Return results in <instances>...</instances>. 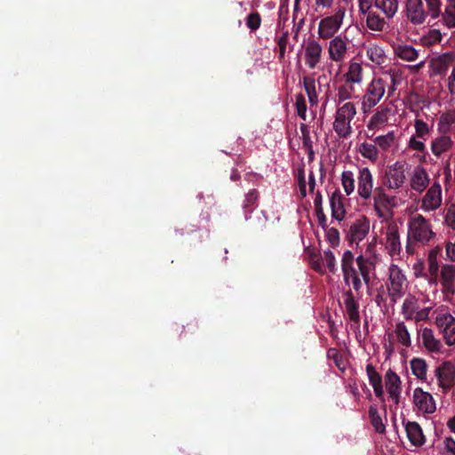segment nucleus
I'll use <instances>...</instances> for the list:
<instances>
[{
  "label": "nucleus",
  "instance_id": "44",
  "mask_svg": "<svg viewBox=\"0 0 455 455\" xmlns=\"http://www.w3.org/2000/svg\"><path fill=\"white\" fill-rule=\"evenodd\" d=\"M439 130L441 132H448L455 128V111L443 114L439 120Z\"/></svg>",
  "mask_w": 455,
  "mask_h": 455
},
{
  "label": "nucleus",
  "instance_id": "52",
  "mask_svg": "<svg viewBox=\"0 0 455 455\" xmlns=\"http://www.w3.org/2000/svg\"><path fill=\"white\" fill-rule=\"evenodd\" d=\"M413 275L416 278L425 277V262L422 259H417L412 266Z\"/></svg>",
  "mask_w": 455,
  "mask_h": 455
},
{
  "label": "nucleus",
  "instance_id": "20",
  "mask_svg": "<svg viewBox=\"0 0 455 455\" xmlns=\"http://www.w3.org/2000/svg\"><path fill=\"white\" fill-rule=\"evenodd\" d=\"M373 191V176L368 167L359 169L357 176V193L363 199L368 200L371 197Z\"/></svg>",
  "mask_w": 455,
  "mask_h": 455
},
{
  "label": "nucleus",
  "instance_id": "29",
  "mask_svg": "<svg viewBox=\"0 0 455 455\" xmlns=\"http://www.w3.org/2000/svg\"><path fill=\"white\" fill-rule=\"evenodd\" d=\"M365 371L369 383L372 387L375 395L378 398L382 399L384 396V388L380 374L376 371L375 367L371 363H368L366 365Z\"/></svg>",
  "mask_w": 455,
  "mask_h": 455
},
{
  "label": "nucleus",
  "instance_id": "58",
  "mask_svg": "<svg viewBox=\"0 0 455 455\" xmlns=\"http://www.w3.org/2000/svg\"><path fill=\"white\" fill-rule=\"evenodd\" d=\"M357 2L359 12L361 14H366L372 7L375 0H357Z\"/></svg>",
  "mask_w": 455,
  "mask_h": 455
},
{
  "label": "nucleus",
  "instance_id": "37",
  "mask_svg": "<svg viewBox=\"0 0 455 455\" xmlns=\"http://www.w3.org/2000/svg\"><path fill=\"white\" fill-rule=\"evenodd\" d=\"M366 14V26L370 30L374 32L384 31L387 27V22L384 18L370 11Z\"/></svg>",
  "mask_w": 455,
  "mask_h": 455
},
{
  "label": "nucleus",
  "instance_id": "57",
  "mask_svg": "<svg viewBox=\"0 0 455 455\" xmlns=\"http://www.w3.org/2000/svg\"><path fill=\"white\" fill-rule=\"evenodd\" d=\"M258 199V192L255 189L249 191L245 196V200L243 203V207L248 208L252 206Z\"/></svg>",
  "mask_w": 455,
  "mask_h": 455
},
{
  "label": "nucleus",
  "instance_id": "42",
  "mask_svg": "<svg viewBox=\"0 0 455 455\" xmlns=\"http://www.w3.org/2000/svg\"><path fill=\"white\" fill-rule=\"evenodd\" d=\"M355 93V89L353 87V84H347L340 85L338 88L337 94H336V100L338 102L337 105L343 104L345 102H347V100L351 99Z\"/></svg>",
  "mask_w": 455,
  "mask_h": 455
},
{
  "label": "nucleus",
  "instance_id": "22",
  "mask_svg": "<svg viewBox=\"0 0 455 455\" xmlns=\"http://www.w3.org/2000/svg\"><path fill=\"white\" fill-rule=\"evenodd\" d=\"M419 339L424 348L429 353L440 354L443 351V345L441 339L435 336L432 329L427 327L421 329Z\"/></svg>",
  "mask_w": 455,
  "mask_h": 455
},
{
  "label": "nucleus",
  "instance_id": "48",
  "mask_svg": "<svg viewBox=\"0 0 455 455\" xmlns=\"http://www.w3.org/2000/svg\"><path fill=\"white\" fill-rule=\"evenodd\" d=\"M325 236L332 247H336L339 243V232L335 228H324Z\"/></svg>",
  "mask_w": 455,
  "mask_h": 455
},
{
  "label": "nucleus",
  "instance_id": "7",
  "mask_svg": "<svg viewBox=\"0 0 455 455\" xmlns=\"http://www.w3.org/2000/svg\"><path fill=\"white\" fill-rule=\"evenodd\" d=\"M435 324L437 327L443 340L448 347L455 346V317L447 307L441 306L433 312Z\"/></svg>",
  "mask_w": 455,
  "mask_h": 455
},
{
  "label": "nucleus",
  "instance_id": "40",
  "mask_svg": "<svg viewBox=\"0 0 455 455\" xmlns=\"http://www.w3.org/2000/svg\"><path fill=\"white\" fill-rule=\"evenodd\" d=\"M303 85L307 92L309 102L312 105H315L318 102V95L315 88V81L310 76L303 77Z\"/></svg>",
  "mask_w": 455,
  "mask_h": 455
},
{
  "label": "nucleus",
  "instance_id": "38",
  "mask_svg": "<svg viewBox=\"0 0 455 455\" xmlns=\"http://www.w3.org/2000/svg\"><path fill=\"white\" fill-rule=\"evenodd\" d=\"M442 249L440 246H435L429 251L427 255V272L434 280L436 279L437 273L439 270L438 256Z\"/></svg>",
  "mask_w": 455,
  "mask_h": 455
},
{
  "label": "nucleus",
  "instance_id": "34",
  "mask_svg": "<svg viewBox=\"0 0 455 455\" xmlns=\"http://www.w3.org/2000/svg\"><path fill=\"white\" fill-rule=\"evenodd\" d=\"M398 139L395 132L390 131L386 134L379 135L374 139L379 150L383 152L388 151L390 148L395 146Z\"/></svg>",
  "mask_w": 455,
  "mask_h": 455
},
{
  "label": "nucleus",
  "instance_id": "10",
  "mask_svg": "<svg viewBox=\"0 0 455 455\" xmlns=\"http://www.w3.org/2000/svg\"><path fill=\"white\" fill-rule=\"evenodd\" d=\"M375 215L387 221L393 218L394 208L397 206L396 197L387 195L383 188H378L372 196Z\"/></svg>",
  "mask_w": 455,
  "mask_h": 455
},
{
  "label": "nucleus",
  "instance_id": "23",
  "mask_svg": "<svg viewBox=\"0 0 455 455\" xmlns=\"http://www.w3.org/2000/svg\"><path fill=\"white\" fill-rule=\"evenodd\" d=\"M406 15L414 24L425 21L426 12L423 9L422 0H405Z\"/></svg>",
  "mask_w": 455,
  "mask_h": 455
},
{
  "label": "nucleus",
  "instance_id": "28",
  "mask_svg": "<svg viewBox=\"0 0 455 455\" xmlns=\"http://www.w3.org/2000/svg\"><path fill=\"white\" fill-rule=\"evenodd\" d=\"M391 109L387 106H379L367 123V129L370 131L379 130L388 122Z\"/></svg>",
  "mask_w": 455,
  "mask_h": 455
},
{
  "label": "nucleus",
  "instance_id": "1",
  "mask_svg": "<svg viewBox=\"0 0 455 455\" xmlns=\"http://www.w3.org/2000/svg\"><path fill=\"white\" fill-rule=\"evenodd\" d=\"M385 74L389 76L392 86L387 88V82L382 77H373L366 85L363 95L361 103V109L363 113L366 114L377 106L385 96L387 90L388 95L394 92V87L396 84V79L400 76V72L396 68H389L385 72Z\"/></svg>",
  "mask_w": 455,
  "mask_h": 455
},
{
  "label": "nucleus",
  "instance_id": "9",
  "mask_svg": "<svg viewBox=\"0 0 455 455\" xmlns=\"http://www.w3.org/2000/svg\"><path fill=\"white\" fill-rule=\"evenodd\" d=\"M386 285L388 297L393 302H396L405 294L409 282L402 268L396 264L389 266Z\"/></svg>",
  "mask_w": 455,
  "mask_h": 455
},
{
  "label": "nucleus",
  "instance_id": "56",
  "mask_svg": "<svg viewBox=\"0 0 455 455\" xmlns=\"http://www.w3.org/2000/svg\"><path fill=\"white\" fill-rule=\"evenodd\" d=\"M427 7L428 12L431 14L433 18H436L439 15L440 12V0H425Z\"/></svg>",
  "mask_w": 455,
  "mask_h": 455
},
{
  "label": "nucleus",
  "instance_id": "2",
  "mask_svg": "<svg viewBox=\"0 0 455 455\" xmlns=\"http://www.w3.org/2000/svg\"><path fill=\"white\" fill-rule=\"evenodd\" d=\"M366 259L360 255L355 259L350 251L343 253L341 259V268L343 278L347 285H352L358 291L362 288L361 277L367 283L369 274L366 267Z\"/></svg>",
  "mask_w": 455,
  "mask_h": 455
},
{
  "label": "nucleus",
  "instance_id": "33",
  "mask_svg": "<svg viewBox=\"0 0 455 455\" xmlns=\"http://www.w3.org/2000/svg\"><path fill=\"white\" fill-rule=\"evenodd\" d=\"M344 305L346 309V314L348 318L354 322H359L360 314H359V305L355 301L353 297V294L350 291L345 293Z\"/></svg>",
  "mask_w": 455,
  "mask_h": 455
},
{
  "label": "nucleus",
  "instance_id": "17",
  "mask_svg": "<svg viewBox=\"0 0 455 455\" xmlns=\"http://www.w3.org/2000/svg\"><path fill=\"white\" fill-rule=\"evenodd\" d=\"M412 403L415 410L421 414H433L436 410L433 395L421 387H416L413 390Z\"/></svg>",
  "mask_w": 455,
  "mask_h": 455
},
{
  "label": "nucleus",
  "instance_id": "61",
  "mask_svg": "<svg viewBox=\"0 0 455 455\" xmlns=\"http://www.w3.org/2000/svg\"><path fill=\"white\" fill-rule=\"evenodd\" d=\"M315 9H330L333 6L334 0H314Z\"/></svg>",
  "mask_w": 455,
  "mask_h": 455
},
{
  "label": "nucleus",
  "instance_id": "54",
  "mask_svg": "<svg viewBox=\"0 0 455 455\" xmlns=\"http://www.w3.org/2000/svg\"><path fill=\"white\" fill-rule=\"evenodd\" d=\"M408 147L411 150L418 152H423L426 148L424 141L419 140L416 136H411L410 138Z\"/></svg>",
  "mask_w": 455,
  "mask_h": 455
},
{
  "label": "nucleus",
  "instance_id": "51",
  "mask_svg": "<svg viewBox=\"0 0 455 455\" xmlns=\"http://www.w3.org/2000/svg\"><path fill=\"white\" fill-rule=\"evenodd\" d=\"M323 262L330 271L334 272L336 267V258L331 251L328 250L323 252Z\"/></svg>",
  "mask_w": 455,
  "mask_h": 455
},
{
  "label": "nucleus",
  "instance_id": "21",
  "mask_svg": "<svg viewBox=\"0 0 455 455\" xmlns=\"http://www.w3.org/2000/svg\"><path fill=\"white\" fill-rule=\"evenodd\" d=\"M370 231V221L362 217L355 220L349 227L347 239L351 243H358L363 241Z\"/></svg>",
  "mask_w": 455,
  "mask_h": 455
},
{
  "label": "nucleus",
  "instance_id": "26",
  "mask_svg": "<svg viewBox=\"0 0 455 455\" xmlns=\"http://www.w3.org/2000/svg\"><path fill=\"white\" fill-rule=\"evenodd\" d=\"M367 59L376 66L382 67L387 61V55L382 46L370 43L363 45Z\"/></svg>",
  "mask_w": 455,
  "mask_h": 455
},
{
  "label": "nucleus",
  "instance_id": "5",
  "mask_svg": "<svg viewBox=\"0 0 455 455\" xmlns=\"http://www.w3.org/2000/svg\"><path fill=\"white\" fill-rule=\"evenodd\" d=\"M407 180L408 164L406 162L396 161L386 167L382 184L387 190L399 192L405 187Z\"/></svg>",
  "mask_w": 455,
  "mask_h": 455
},
{
  "label": "nucleus",
  "instance_id": "13",
  "mask_svg": "<svg viewBox=\"0 0 455 455\" xmlns=\"http://www.w3.org/2000/svg\"><path fill=\"white\" fill-rule=\"evenodd\" d=\"M430 311V307L419 309V299L412 294L406 296L401 307V314L403 318L413 320L416 323L428 320Z\"/></svg>",
  "mask_w": 455,
  "mask_h": 455
},
{
  "label": "nucleus",
  "instance_id": "55",
  "mask_svg": "<svg viewBox=\"0 0 455 455\" xmlns=\"http://www.w3.org/2000/svg\"><path fill=\"white\" fill-rule=\"evenodd\" d=\"M444 222L451 229H455V205H451L447 209Z\"/></svg>",
  "mask_w": 455,
  "mask_h": 455
},
{
  "label": "nucleus",
  "instance_id": "24",
  "mask_svg": "<svg viewBox=\"0 0 455 455\" xmlns=\"http://www.w3.org/2000/svg\"><path fill=\"white\" fill-rule=\"evenodd\" d=\"M406 435L411 444L416 448L426 443L427 438L419 424L415 421H408L404 424Z\"/></svg>",
  "mask_w": 455,
  "mask_h": 455
},
{
  "label": "nucleus",
  "instance_id": "6",
  "mask_svg": "<svg viewBox=\"0 0 455 455\" xmlns=\"http://www.w3.org/2000/svg\"><path fill=\"white\" fill-rule=\"evenodd\" d=\"M346 16V8L338 6L332 14L323 17L317 26V36L321 40H329L338 36L343 26Z\"/></svg>",
  "mask_w": 455,
  "mask_h": 455
},
{
  "label": "nucleus",
  "instance_id": "41",
  "mask_svg": "<svg viewBox=\"0 0 455 455\" xmlns=\"http://www.w3.org/2000/svg\"><path fill=\"white\" fill-rule=\"evenodd\" d=\"M369 417L371 419V423L374 429L379 433L382 434L386 430V426L383 422V419L379 413V411L375 405H371L369 408Z\"/></svg>",
  "mask_w": 455,
  "mask_h": 455
},
{
  "label": "nucleus",
  "instance_id": "35",
  "mask_svg": "<svg viewBox=\"0 0 455 455\" xmlns=\"http://www.w3.org/2000/svg\"><path fill=\"white\" fill-rule=\"evenodd\" d=\"M411 373L419 380L425 381L427 377V363L425 359L413 357L410 361Z\"/></svg>",
  "mask_w": 455,
  "mask_h": 455
},
{
  "label": "nucleus",
  "instance_id": "62",
  "mask_svg": "<svg viewBox=\"0 0 455 455\" xmlns=\"http://www.w3.org/2000/svg\"><path fill=\"white\" fill-rule=\"evenodd\" d=\"M448 90L451 94H455V66L448 77Z\"/></svg>",
  "mask_w": 455,
  "mask_h": 455
},
{
  "label": "nucleus",
  "instance_id": "18",
  "mask_svg": "<svg viewBox=\"0 0 455 455\" xmlns=\"http://www.w3.org/2000/svg\"><path fill=\"white\" fill-rule=\"evenodd\" d=\"M442 292L446 300H451L455 294V265L444 264L440 271Z\"/></svg>",
  "mask_w": 455,
  "mask_h": 455
},
{
  "label": "nucleus",
  "instance_id": "31",
  "mask_svg": "<svg viewBox=\"0 0 455 455\" xmlns=\"http://www.w3.org/2000/svg\"><path fill=\"white\" fill-rule=\"evenodd\" d=\"M344 77L347 84H361L363 81V65L359 62L351 61Z\"/></svg>",
  "mask_w": 455,
  "mask_h": 455
},
{
  "label": "nucleus",
  "instance_id": "27",
  "mask_svg": "<svg viewBox=\"0 0 455 455\" xmlns=\"http://www.w3.org/2000/svg\"><path fill=\"white\" fill-rule=\"evenodd\" d=\"M355 152L372 164L379 159V150L374 140L372 142L364 140L356 143Z\"/></svg>",
  "mask_w": 455,
  "mask_h": 455
},
{
  "label": "nucleus",
  "instance_id": "39",
  "mask_svg": "<svg viewBox=\"0 0 455 455\" xmlns=\"http://www.w3.org/2000/svg\"><path fill=\"white\" fill-rule=\"evenodd\" d=\"M452 141L450 137L443 135L432 141L431 149L435 156H438L448 151L452 147Z\"/></svg>",
  "mask_w": 455,
  "mask_h": 455
},
{
  "label": "nucleus",
  "instance_id": "25",
  "mask_svg": "<svg viewBox=\"0 0 455 455\" xmlns=\"http://www.w3.org/2000/svg\"><path fill=\"white\" fill-rule=\"evenodd\" d=\"M330 206L331 217L338 221L343 220L346 216L345 197L339 189L330 196Z\"/></svg>",
  "mask_w": 455,
  "mask_h": 455
},
{
  "label": "nucleus",
  "instance_id": "53",
  "mask_svg": "<svg viewBox=\"0 0 455 455\" xmlns=\"http://www.w3.org/2000/svg\"><path fill=\"white\" fill-rule=\"evenodd\" d=\"M443 452L445 455H455V439L451 436H446L443 441Z\"/></svg>",
  "mask_w": 455,
  "mask_h": 455
},
{
  "label": "nucleus",
  "instance_id": "30",
  "mask_svg": "<svg viewBox=\"0 0 455 455\" xmlns=\"http://www.w3.org/2000/svg\"><path fill=\"white\" fill-rule=\"evenodd\" d=\"M390 335L403 347L408 348L411 346V336L403 322L396 323Z\"/></svg>",
  "mask_w": 455,
  "mask_h": 455
},
{
  "label": "nucleus",
  "instance_id": "16",
  "mask_svg": "<svg viewBox=\"0 0 455 455\" xmlns=\"http://www.w3.org/2000/svg\"><path fill=\"white\" fill-rule=\"evenodd\" d=\"M442 203V187L438 180H435L421 198L420 209L425 212H434L441 207Z\"/></svg>",
  "mask_w": 455,
  "mask_h": 455
},
{
  "label": "nucleus",
  "instance_id": "32",
  "mask_svg": "<svg viewBox=\"0 0 455 455\" xmlns=\"http://www.w3.org/2000/svg\"><path fill=\"white\" fill-rule=\"evenodd\" d=\"M374 5L387 20L393 19L399 9L398 0H375Z\"/></svg>",
  "mask_w": 455,
  "mask_h": 455
},
{
  "label": "nucleus",
  "instance_id": "19",
  "mask_svg": "<svg viewBox=\"0 0 455 455\" xmlns=\"http://www.w3.org/2000/svg\"><path fill=\"white\" fill-rule=\"evenodd\" d=\"M410 188L419 194L424 192L429 186L431 179L427 171L421 165H417L408 174Z\"/></svg>",
  "mask_w": 455,
  "mask_h": 455
},
{
  "label": "nucleus",
  "instance_id": "8",
  "mask_svg": "<svg viewBox=\"0 0 455 455\" xmlns=\"http://www.w3.org/2000/svg\"><path fill=\"white\" fill-rule=\"evenodd\" d=\"M379 234V243L387 253L392 258L399 256L402 251L399 226L393 220L387 221L382 225Z\"/></svg>",
  "mask_w": 455,
  "mask_h": 455
},
{
  "label": "nucleus",
  "instance_id": "47",
  "mask_svg": "<svg viewBox=\"0 0 455 455\" xmlns=\"http://www.w3.org/2000/svg\"><path fill=\"white\" fill-rule=\"evenodd\" d=\"M297 114L298 116L302 118L304 121L307 119V105L305 98L302 94H298L296 96V102H295Z\"/></svg>",
  "mask_w": 455,
  "mask_h": 455
},
{
  "label": "nucleus",
  "instance_id": "14",
  "mask_svg": "<svg viewBox=\"0 0 455 455\" xmlns=\"http://www.w3.org/2000/svg\"><path fill=\"white\" fill-rule=\"evenodd\" d=\"M438 387L447 393L455 384V363L451 361L442 362L434 371Z\"/></svg>",
  "mask_w": 455,
  "mask_h": 455
},
{
  "label": "nucleus",
  "instance_id": "45",
  "mask_svg": "<svg viewBox=\"0 0 455 455\" xmlns=\"http://www.w3.org/2000/svg\"><path fill=\"white\" fill-rule=\"evenodd\" d=\"M341 184L347 196L355 191V178L351 171H344L341 173Z\"/></svg>",
  "mask_w": 455,
  "mask_h": 455
},
{
  "label": "nucleus",
  "instance_id": "63",
  "mask_svg": "<svg viewBox=\"0 0 455 455\" xmlns=\"http://www.w3.org/2000/svg\"><path fill=\"white\" fill-rule=\"evenodd\" d=\"M377 244V237L374 236L372 240L366 246V253L369 255L375 254V247Z\"/></svg>",
  "mask_w": 455,
  "mask_h": 455
},
{
  "label": "nucleus",
  "instance_id": "43",
  "mask_svg": "<svg viewBox=\"0 0 455 455\" xmlns=\"http://www.w3.org/2000/svg\"><path fill=\"white\" fill-rule=\"evenodd\" d=\"M314 207L315 211V214L319 222V225L322 228H326L327 224V218L323 212V196L320 192H317L315 194V199H314Z\"/></svg>",
  "mask_w": 455,
  "mask_h": 455
},
{
  "label": "nucleus",
  "instance_id": "11",
  "mask_svg": "<svg viewBox=\"0 0 455 455\" xmlns=\"http://www.w3.org/2000/svg\"><path fill=\"white\" fill-rule=\"evenodd\" d=\"M299 55L307 68L315 69L323 58V48L316 39L308 38L302 43Z\"/></svg>",
  "mask_w": 455,
  "mask_h": 455
},
{
  "label": "nucleus",
  "instance_id": "50",
  "mask_svg": "<svg viewBox=\"0 0 455 455\" xmlns=\"http://www.w3.org/2000/svg\"><path fill=\"white\" fill-rule=\"evenodd\" d=\"M261 18L258 12L251 13L246 18V25L251 30H256L260 27Z\"/></svg>",
  "mask_w": 455,
  "mask_h": 455
},
{
  "label": "nucleus",
  "instance_id": "59",
  "mask_svg": "<svg viewBox=\"0 0 455 455\" xmlns=\"http://www.w3.org/2000/svg\"><path fill=\"white\" fill-rule=\"evenodd\" d=\"M446 257L451 261H455V240L445 243Z\"/></svg>",
  "mask_w": 455,
  "mask_h": 455
},
{
  "label": "nucleus",
  "instance_id": "12",
  "mask_svg": "<svg viewBox=\"0 0 455 455\" xmlns=\"http://www.w3.org/2000/svg\"><path fill=\"white\" fill-rule=\"evenodd\" d=\"M328 58L331 61L342 64L349 54L350 40L345 35H338L329 39L326 44Z\"/></svg>",
  "mask_w": 455,
  "mask_h": 455
},
{
  "label": "nucleus",
  "instance_id": "60",
  "mask_svg": "<svg viewBox=\"0 0 455 455\" xmlns=\"http://www.w3.org/2000/svg\"><path fill=\"white\" fill-rule=\"evenodd\" d=\"M346 388L347 391L353 395L355 400L358 401L360 399V392L355 381H349L348 384L346 386Z\"/></svg>",
  "mask_w": 455,
  "mask_h": 455
},
{
  "label": "nucleus",
  "instance_id": "3",
  "mask_svg": "<svg viewBox=\"0 0 455 455\" xmlns=\"http://www.w3.org/2000/svg\"><path fill=\"white\" fill-rule=\"evenodd\" d=\"M436 237L431 222L423 215H411L407 222V240L427 245Z\"/></svg>",
  "mask_w": 455,
  "mask_h": 455
},
{
  "label": "nucleus",
  "instance_id": "49",
  "mask_svg": "<svg viewBox=\"0 0 455 455\" xmlns=\"http://www.w3.org/2000/svg\"><path fill=\"white\" fill-rule=\"evenodd\" d=\"M443 22L449 28H455V5L451 3L443 14Z\"/></svg>",
  "mask_w": 455,
  "mask_h": 455
},
{
  "label": "nucleus",
  "instance_id": "15",
  "mask_svg": "<svg viewBox=\"0 0 455 455\" xmlns=\"http://www.w3.org/2000/svg\"><path fill=\"white\" fill-rule=\"evenodd\" d=\"M384 387L388 396V401L397 407L401 402L403 386L401 378L391 369H388L384 376Z\"/></svg>",
  "mask_w": 455,
  "mask_h": 455
},
{
  "label": "nucleus",
  "instance_id": "4",
  "mask_svg": "<svg viewBox=\"0 0 455 455\" xmlns=\"http://www.w3.org/2000/svg\"><path fill=\"white\" fill-rule=\"evenodd\" d=\"M357 114L355 103L347 101L337 105L332 129L340 139H347L353 132L352 121Z\"/></svg>",
  "mask_w": 455,
  "mask_h": 455
},
{
  "label": "nucleus",
  "instance_id": "46",
  "mask_svg": "<svg viewBox=\"0 0 455 455\" xmlns=\"http://www.w3.org/2000/svg\"><path fill=\"white\" fill-rule=\"evenodd\" d=\"M415 135L419 139L426 140L430 133V129L427 123L421 119H416L414 122Z\"/></svg>",
  "mask_w": 455,
  "mask_h": 455
},
{
  "label": "nucleus",
  "instance_id": "64",
  "mask_svg": "<svg viewBox=\"0 0 455 455\" xmlns=\"http://www.w3.org/2000/svg\"><path fill=\"white\" fill-rule=\"evenodd\" d=\"M446 425L449 430L455 435V415L447 420Z\"/></svg>",
  "mask_w": 455,
  "mask_h": 455
},
{
  "label": "nucleus",
  "instance_id": "36",
  "mask_svg": "<svg viewBox=\"0 0 455 455\" xmlns=\"http://www.w3.org/2000/svg\"><path fill=\"white\" fill-rule=\"evenodd\" d=\"M393 50L396 57L405 61H413L419 56L418 51L408 44H395Z\"/></svg>",
  "mask_w": 455,
  "mask_h": 455
}]
</instances>
